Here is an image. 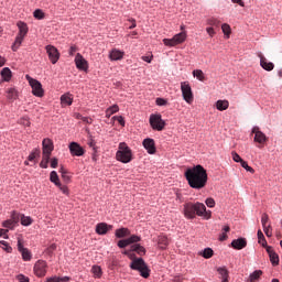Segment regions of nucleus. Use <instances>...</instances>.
I'll return each mask as SVG.
<instances>
[{"instance_id":"052dcab7","label":"nucleus","mask_w":282,"mask_h":282,"mask_svg":"<svg viewBox=\"0 0 282 282\" xmlns=\"http://www.w3.org/2000/svg\"><path fill=\"white\" fill-rule=\"evenodd\" d=\"M207 34L213 39V36H215L216 32L215 29L213 26H209L206 29Z\"/></svg>"},{"instance_id":"09e8293b","label":"nucleus","mask_w":282,"mask_h":282,"mask_svg":"<svg viewBox=\"0 0 282 282\" xmlns=\"http://www.w3.org/2000/svg\"><path fill=\"white\" fill-rule=\"evenodd\" d=\"M33 17H34L35 19L41 20V19H44V18H45V13H43L42 10L36 9V10L34 11V13H33Z\"/></svg>"},{"instance_id":"8fccbe9b","label":"nucleus","mask_w":282,"mask_h":282,"mask_svg":"<svg viewBox=\"0 0 282 282\" xmlns=\"http://www.w3.org/2000/svg\"><path fill=\"white\" fill-rule=\"evenodd\" d=\"M57 188H59V191L64 194V195H69V188L67 187V185H62L59 183V185H56Z\"/></svg>"},{"instance_id":"20e7f679","label":"nucleus","mask_w":282,"mask_h":282,"mask_svg":"<svg viewBox=\"0 0 282 282\" xmlns=\"http://www.w3.org/2000/svg\"><path fill=\"white\" fill-rule=\"evenodd\" d=\"M130 268L131 270H137L140 272V275L143 276V279H149V276H151V270L142 258H134L130 264Z\"/></svg>"},{"instance_id":"e2e57ef3","label":"nucleus","mask_w":282,"mask_h":282,"mask_svg":"<svg viewBox=\"0 0 282 282\" xmlns=\"http://www.w3.org/2000/svg\"><path fill=\"white\" fill-rule=\"evenodd\" d=\"M113 119L118 121L121 127H124V118L122 116L113 117Z\"/></svg>"},{"instance_id":"3c124183","label":"nucleus","mask_w":282,"mask_h":282,"mask_svg":"<svg viewBox=\"0 0 282 282\" xmlns=\"http://www.w3.org/2000/svg\"><path fill=\"white\" fill-rule=\"evenodd\" d=\"M263 231L267 237H272V225L264 226Z\"/></svg>"},{"instance_id":"ea45409f","label":"nucleus","mask_w":282,"mask_h":282,"mask_svg":"<svg viewBox=\"0 0 282 282\" xmlns=\"http://www.w3.org/2000/svg\"><path fill=\"white\" fill-rule=\"evenodd\" d=\"M220 24H221V21H219L218 19L210 18L207 20V25H212L214 28H219Z\"/></svg>"},{"instance_id":"a878e982","label":"nucleus","mask_w":282,"mask_h":282,"mask_svg":"<svg viewBox=\"0 0 282 282\" xmlns=\"http://www.w3.org/2000/svg\"><path fill=\"white\" fill-rule=\"evenodd\" d=\"M124 56V53H122V51H119V50H116L113 48L111 52H110V55L109 57L112 59V61H121V58Z\"/></svg>"},{"instance_id":"f03ea898","label":"nucleus","mask_w":282,"mask_h":282,"mask_svg":"<svg viewBox=\"0 0 282 282\" xmlns=\"http://www.w3.org/2000/svg\"><path fill=\"white\" fill-rule=\"evenodd\" d=\"M183 213L186 219H195L196 215L198 217H205V219H210V212L206 210V205L203 203H185L183 205Z\"/></svg>"},{"instance_id":"b1692460","label":"nucleus","mask_w":282,"mask_h":282,"mask_svg":"<svg viewBox=\"0 0 282 282\" xmlns=\"http://www.w3.org/2000/svg\"><path fill=\"white\" fill-rule=\"evenodd\" d=\"M117 239H124V237H129L131 235V231L129 228H119L115 232Z\"/></svg>"},{"instance_id":"f704fd0d","label":"nucleus","mask_w":282,"mask_h":282,"mask_svg":"<svg viewBox=\"0 0 282 282\" xmlns=\"http://www.w3.org/2000/svg\"><path fill=\"white\" fill-rule=\"evenodd\" d=\"M193 76H194V78H197V80H200L202 83H204V80H206V76H204V70H202V69L193 70Z\"/></svg>"},{"instance_id":"a18cd8bd","label":"nucleus","mask_w":282,"mask_h":282,"mask_svg":"<svg viewBox=\"0 0 282 282\" xmlns=\"http://www.w3.org/2000/svg\"><path fill=\"white\" fill-rule=\"evenodd\" d=\"M10 219L13 220V224L18 225L21 219V214L12 212Z\"/></svg>"},{"instance_id":"423d86ee","label":"nucleus","mask_w":282,"mask_h":282,"mask_svg":"<svg viewBox=\"0 0 282 282\" xmlns=\"http://www.w3.org/2000/svg\"><path fill=\"white\" fill-rule=\"evenodd\" d=\"M25 78L32 88L33 96H36L37 98H43L45 91L43 90V85L41 84V82L30 77V75H26Z\"/></svg>"},{"instance_id":"473e14b6","label":"nucleus","mask_w":282,"mask_h":282,"mask_svg":"<svg viewBox=\"0 0 282 282\" xmlns=\"http://www.w3.org/2000/svg\"><path fill=\"white\" fill-rule=\"evenodd\" d=\"M258 243H261L263 248H268V241L265 240V236H263V231H261V229L258 230Z\"/></svg>"},{"instance_id":"6ab92c4d","label":"nucleus","mask_w":282,"mask_h":282,"mask_svg":"<svg viewBox=\"0 0 282 282\" xmlns=\"http://www.w3.org/2000/svg\"><path fill=\"white\" fill-rule=\"evenodd\" d=\"M143 147L148 151V153H150V155H153V153H155V141L153 139H144Z\"/></svg>"},{"instance_id":"a211bd4d","label":"nucleus","mask_w":282,"mask_h":282,"mask_svg":"<svg viewBox=\"0 0 282 282\" xmlns=\"http://www.w3.org/2000/svg\"><path fill=\"white\" fill-rule=\"evenodd\" d=\"M113 226L107 225V223H99L96 226V232L97 235H107V232H109V230H111Z\"/></svg>"},{"instance_id":"4d7b16f0","label":"nucleus","mask_w":282,"mask_h":282,"mask_svg":"<svg viewBox=\"0 0 282 282\" xmlns=\"http://www.w3.org/2000/svg\"><path fill=\"white\" fill-rule=\"evenodd\" d=\"M127 246H129V241L127 239L118 241V248H127Z\"/></svg>"},{"instance_id":"6e6552de","label":"nucleus","mask_w":282,"mask_h":282,"mask_svg":"<svg viewBox=\"0 0 282 282\" xmlns=\"http://www.w3.org/2000/svg\"><path fill=\"white\" fill-rule=\"evenodd\" d=\"M186 41V32H181L174 35L172 39H164L163 43L167 47H175V45H180Z\"/></svg>"},{"instance_id":"7ed1b4c3","label":"nucleus","mask_w":282,"mask_h":282,"mask_svg":"<svg viewBox=\"0 0 282 282\" xmlns=\"http://www.w3.org/2000/svg\"><path fill=\"white\" fill-rule=\"evenodd\" d=\"M116 158L118 162H122V164H129L133 160V152H131V148L127 145V143H119V150L116 153Z\"/></svg>"},{"instance_id":"58836bf2","label":"nucleus","mask_w":282,"mask_h":282,"mask_svg":"<svg viewBox=\"0 0 282 282\" xmlns=\"http://www.w3.org/2000/svg\"><path fill=\"white\" fill-rule=\"evenodd\" d=\"M218 274H220L223 281L228 282V270L226 268H218Z\"/></svg>"},{"instance_id":"f8f14e48","label":"nucleus","mask_w":282,"mask_h":282,"mask_svg":"<svg viewBox=\"0 0 282 282\" xmlns=\"http://www.w3.org/2000/svg\"><path fill=\"white\" fill-rule=\"evenodd\" d=\"M46 53L48 54V58L53 65L58 63V58H61V53H58V48L52 45L46 46Z\"/></svg>"},{"instance_id":"49530a36","label":"nucleus","mask_w":282,"mask_h":282,"mask_svg":"<svg viewBox=\"0 0 282 282\" xmlns=\"http://www.w3.org/2000/svg\"><path fill=\"white\" fill-rule=\"evenodd\" d=\"M221 30H223V32H224V34H225L226 36H230V33H231L230 24L224 23V24L221 25Z\"/></svg>"},{"instance_id":"4468645a","label":"nucleus","mask_w":282,"mask_h":282,"mask_svg":"<svg viewBox=\"0 0 282 282\" xmlns=\"http://www.w3.org/2000/svg\"><path fill=\"white\" fill-rule=\"evenodd\" d=\"M69 151L70 155H76L77 158H80L82 155H85V149L80 147L77 142H72L69 144Z\"/></svg>"},{"instance_id":"37998d69","label":"nucleus","mask_w":282,"mask_h":282,"mask_svg":"<svg viewBox=\"0 0 282 282\" xmlns=\"http://www.w3.org/2000/svg\"><path fill=\"white\" fill-rule=\"evenodd\" d=\"M2 226H3V228H9L10 230H12V228H14V226H17V225H15V223H13V220H11V218H10V219H8V220H4V221L2 223Z\"/></svg>"},{"instance_id":"13d9d810","label":"nucleus","mask_w":282,"mask_h":282,"mask_svg":"<svg viewBox=\"0 0 282 282\" xmlns=\"http://www.w3.org/2000/svg\"><path fill=\"white\" fill-rule=\"evenodd\" d=\"M61 173H62V178L64 180V182H69L70 177L69 175H67V172H65L63 169H61Z\"/></svg>"},{"instance_id":"338daca9","label":"nucleus","mask_w":282,"mask_h":282,"mask_svg":"<svg viewBox=\"0 0 282 282\" xmlns=\"http://www.w3.org/2000/svg\"><path fill=\"white\" fill-rule=\"evenodd\" d=\"M82 121L86 124H91L94 122V120L89 117H82Z\"/></svg>"},{"instance_id":"5701e85b","label":"nucleus","mask_w":282,"mask_h":282,"mask_svg":"<svg viewBox=\"0 0 282 282\" xmlns=\"http://www.w3.org/2000/svg\"><path fill=\"white\" fill-rule=\"evenodd\" d=\"M131 252H137L140 257H144V254H147V249L143 246L135 243L131 246Z\"/></svg>"},{"instance_id":"39448f33","label":"nucleus","mask_w":282,"mask_h":282,"mask_svg":"<svg viewBox=\"0 0 282 282\" xmlns=\"http://www.w3.org/2000/svg\"><path fill=\"white\" fill-rule=\"evenodd\" d=\"M17 25L19 28V33L15 37L13 45L11 46V50L13 52H17L21 47V44L23 43L25 36H28L29 32L28 24L25 22L19 21Z\"/></svg>"},{"instance_id":"a19ab883","label":"nucleus","mask_w":282,"mask_h":282,"mask_svg":"<svg viewBox=\"0 0 282 282\" xmlns=\"http://www.w3.org/2000/svg\"><path fill=\"white\" fill-rule=\"evenodd\" d=\"M0 248H2V250H4L6 252H12V247H10V245H8V241L6 240L0 241Z\"/></svg>"},{"instance_id":"c85d7f7f","label":"nucleus","mask_w":282,"mask_h":282,"mask_svg":"<svg viewBox=\"0 0 282 282\" xmlns=\"http://www.w3.org/2000/svg\"><path fill=\"white\" fill-rule=\"evenodd\" d=\"M90 272L95 279H100L102 276V268H100V265H93Z\"/></svg>"},{"instance_id":"c9c22d12","label":"nucleus","mask_w":282,"mask_h":282,"mask_svg":"<svg viewBox=\"0 0 282 282\" xmlns=\"http://www.w3.org/2000/svg\"><path fill=\"white\" fill-rule=\"evenodd\" d=\"M118 111H120V108L118 107V105H113L106 110V117L110 118V116H113V113H118Z\"/></svg>"},{"instance_id":"9b49d317","label":"nucleus","mask_w":282,"mask_h":282,"mask_svg":"<svg viewBox=\"0 0 282 282\" xmlns=\"http://www.w3.org/2000/svg\"><path fill=\"white\" fill-rule=\"evenodd\" d=\"M251 133L254 134L253 142H258V144H265L268 142V137L259 127H253Z\"/></svg>"},{"instance_id":"4be33fe9","label":"nucleus","mask_w":282,"mask_h":282,"mask_svg":"<svg viewBox=\"0 0 282 282\" xmlns=\"http://www.w3.org/2000/svg\"><path fill=\"white\" fill-rule=\"evenodd\" d=\"M7 98L10 102H14L19 98V90L17 88L7 89Z\"/></svg>"},{"instance_id":"79ce46f5","label":"nucleus","mask_w":282,"mask_h":282,"mask_svg":"<svg viewBox=\"0 0 282 282\" xmlns=\"http://www.w3.org/2000/svg\"><path fill=\"white\" fill-rule=\"evenodd\" d=\"M41 155V150L35 149L30 155H29V162H34L36 158Z\"/></svg>"},{"instance_id":"dca6fc26","label":"nucleus","mask_w":282,"mask_h":282,"mask_svg":"<svg viewBox=\"0 0 282 282\" xmlns=\"http://www.w3.org/2000/svg\"><path fill=\"white\" fill-rule=\"evenodd\" d=\"M258 56L260 58V65L263 69H265V72H272V69H274V63L268 62L262 53H259Z\"/></svg>"},{"instance_id":"412c9836","label":"nucleus","mask_w":282,"mask_h":282,"mask_svg":"<svg viewBox=\"0 0 282 282\" xmlns=\"http://www.w3.org/2000/svg\"><path fill=\"white\" fill-rule=\"evenodd\" d=\"M43 147V153L52 154V151H54V142H52L51 139H44L42 141Z\"/></svg>"},{"instance_id":"ddd939ff","label":"nucleus","mask_w":282,"mask_h":282,"mask_svg":"<svg viewBox=\"0 0 282 282\" xmlns=\"http://www.w3.org/2000/svg\"><path fill=\"white\" fill-rule=\"evenodd\" d=\"M75 64L77 69H80L82 72H87L89 69V64L87 63V59L80 55V53H77L75 56Z\"/></svg>"},{"instance_id":"4c0bfd02","label":"nucleus","mask_w":282,"mask_h":282,"mask_svg":"<svg viewBox=\"0 0 282 282\" xmlns=\"http://www.w3.org/2000/svg\"><path fill=\"white\" fill-rule=\"evenodd\" d=\"M20 220L22 226H32V217L21 214Z\"/></svg>"},{"instance_id":"1a4fd4ad","label":"nucleus","mask_w":282,"mask_h":282,"mask_svg":"<svg viewBox=\"0 0 282 282\" xmlns=\"http://www.w3.org/2000/svg\"><path fill=\"white\" fill-rule=\"evenodd\" d=\"M150 124L155 131H163L166 123L162 120V115H151Z\"/></svg>"},{"instance_id":"cd10ccee","label":"nucleus","mask_w":282,"mask_h":282,"mask_svg":"<svg viewBox=\"0 0 282 282\" xmlns=\"http://www.w3.org/2000/svg\"><path fill=\"white\" fill-rule=\"evenodd\" d=\"M262 274H263V271H261V270H256V271H253V272L249 275L248 281H249V282H257V281H259V279H261Z\"/></svg>"},{"instance_id":"9d476101","label":"nucleus","mask_w":282,"mask_h":282,"mask_svg":"<svg viewBox=\"0 0 282 282\" xmlns=\"http://www.w3.org/2000/svg\"><path fill=\"white\" fill-rule=\"evenodd\" d=\"M33 272L35 276H39L40 279L45 276V274H47V262L44 260L36 261L33 267Z\"/></svg>"},{"instance_id":"6e6d98bb","label":"nucleus","mask_w":282,"mask_h":282,"mask_svg":"<svg viewBox=\"0 0 282 282\" xmlns=\"http://www.w3.org/2000/svg\"><path fill=\"white\" fill-rule=\"evenodd\" d=\"M206 206H208V208H215V199L214 198H207L205 200Z\"/></svg>"},{"instance_id":"2eb2a0df","label":"nucleus","mask_w":282,"mask_h":282,"mask_svg":"<svg viewBox=\"0 0 282 282\" xmlns=\"http://www.w3.org/2000/svg\"><path fill=\"white\" fill-rule=\"evenodd\" d=\"M18 250L21 252L23 261H31L32 252H30L28 248L23 247V242H21V240H18Z\"/></svg>"},{"instance_id":"f257e3e1","label":"nucleus","mask_w":282,"mask_h":282,"mask_svg":"<svg viewBox=\"0 0 282 282\" xmlns=\"http://www.w3.org/2000/svg\"><path fill=\"white\" fill-rule=\"evenodd\" d=\"M185 177L191 188H195L196 191L205 188L206 184H208V173L202 165H196L193 169H188L185 172Z\"/></svg>"},{"instance_id":"0e129e2a","label":"nucleus","mask_w":282,"mask_h":282,"mask_svg":"<svg viewBox=\"0 0 282 282\" xmlns=\"http://www.w3.org/2000/svg\"><path fill=\"white\" fill-rule=\"evenodd\" d=\"M57 166H58V159L53 158V159L51 160V167H52V169H56Z\"/></svg>"},{"instance_id":"774afa93","label":"nucleus","mask_w":282,"mask_h":282,"mask_svg":"<svg viewBox=\"0 0 282 282\" xmlns=\"http://www.w3.org/2000/svg\"><path fill=\"white\" fill-rule=\"evenodd\" d=\"M45 282H61V276L48 278Z\"/></svg>"},{"instance_id":"bf43d9fd","label":"nucleus","mask_w":282,"mask_h":282,"mask_svg":"<svg viewBox=\"0 0 282 282\" xmlns=\"http://www.w3.org/2000/svg\"><path fill=\"white\" fill-rule=\"evenodd\" d=\"M166 100L164 98H156V105L159 107H164L166 105Z\"/></svg>"},{"instance_id":"c756f323","label":"nucleus","mask_w":282,"mask_h":282,"mask_svg":"<svg viewBox=\"0 0 282 282\" xmlns=\"http://www.w3.org/2000/svg\"><path fill=\"white\" fill-rule=\"evenodd\" d=\"M72 102H74V98H72V95L66 94L61 97V104L63 106H70Z\"/></svg>"},{"instance_id":"0eeeda50","label":"nucleus","mask_w":282,"mask_h":282,"mask_svg":"<svg viewBox=\"0 0 282 282\" xmlns=\"http://www.w3.org/2000/svg\"><path fill=\"white\" fill-rule=\"evenodd\" d=\"M181 91L183 100H185L187 105H193V100L195 99V97L193 96V89L191 88V84H188V82L181 83Z\"/></svg>"},{"instance_id":"f3484780","label":"nucleus","mask_w":282,"mask_h":282,"mask_svg":"<svg viewBox=\"0 0 282 282\" xmlns=\"http://www.w3.org/2000/svg\"><path fill=\"white\" fill-rule=\"evenodd\" d=\"M246 246H248L246 238H238L231 241V248H234V250H243Z\"/></svg>"},{"instance_id":"aec40b11","label":"nucleus","mask_w":282,"mask_h":282,"mask_svg":"<svg viewBox=\"0 0 282 282\" xmlns=\"http://www.w3.org/2000/svg\"><path fill=\"white\" fill-rule=\"evenodd\" d=\"M267 252L269 254V259L272 263V265L276 267L279 265V254L274 252V249H272L271 246L267 247Z\"/></svg>"},{"instance_id":"2f4dec72","label":"nucleus","mask_w":282,"mask_h":282,"mask_svg":"<svg viewBox=\"0 0 282 282\" xmlns=\"http://www.w3.org/2000/svg\"><path fill=\"white\" fill-rule=\"evenodd\" d=\"M159 247L164 250L166 249V246H169V238L166 236H159L158 240Z\"/></svg>"},{"instance_id":"72a5a7b5","label":"nucleus","mask_w":282,"mask_h":282,"mask_svg":"<svg viewBox=\"0 0 282 282\" xmlns=\"http://www.w3.org/2000/svg\"><path fill=\"white\" fill-rule=\"evenodd\" d=\"M52 154L43 153L42 161L40 163L41 169H47V164H50V158Z\"/></svg>"},{"instance_id":"603ef678","label":"nucleus","mask_w":282,"mask_h":282,"mask_svg":"<svg viewBox=\"0 0 282 282\" xmlns=\"http://www.w3.org/2000/svg\"><path fill=\"white\" fill-rule=\"evenodd\" d=\"M269 221H270V217L268 216V214H262V217H261L262 228L268 226Z\"/></svg>"},{"instance_id":"e433bc0d","label":"nucleus","mask_w":282,"mask_h":282,"mask_svg":"<svg viewBox=\"0 0 282 282\" xmlns=\"http://www.w3.org/2000/svg\"><path fill=\"white\" fill-rule=\"evenodd\" d=\"M200 257H204V259H212L213 254H215V251L210 248H205L200 253Z\"/></svg>"},{"instance_id":"c03bdc74","label":"nucleus","mask_w":282,"mask_h":282,"mask_svg":"<svg viewBox=\"0 0 282 282\" xmlns=\"http://www.w3.org/2000/svg\"><path fill=\"white\" fill-rule=\"evenodd\" d=\"M140 240H141L140 236H137V235H132L129 238H127L129 246H131V243H138V241Z\"/></svg>"},{"instance_id":"69168bd1","label":"nucleus","mask_w":282,"mask_h":282,"mask_svg":"<svg viewBox=\"0 0 282 282\" xmlns=\"http://www.w3.org/2000/svg\"><path fill=\"white\" fill-rule=\"evenodd\" d=\"M141 58L145 63H151L153 61V55H145V56H142Z\"/></svg>"},{"instance_id":"680f3d73","label":"nucleus","mask_w":282,"mask_h":282,"mask_svg":"<svg viewBox=\"0 0 282 282\" xmlns=\"http://www.w3.org/2000/svg\"><path fill=\"white\" fill-rule=\"evenodd\" d=\"M18 281L19 282H30V279L23 274L18 275Z\"/></svg>"},{"instance_id":"de8ad7c7","label":"nucleus","mask_w":282,"mask_h":282,"mask_svg":"<svg viewBox=\"0 0 282 282\" xmlns=\"http://www.w3.org/2000/svg\"><path fill=\"white\" fill-rule=\"evenodd\" d=\"M19 124H22V127H30L31 122H30V118L28 117H22L19 120Z\"/></svg>"},{"instance_id":"5fc2aeb1","label":"nucleus","mask_w":282,"mask_h":282,"mask_svg":"<svg viewBox=\"0 0 282 282\" xmlns=\"http://www.w3.org/2000/svg\"><path fill=\"white\" fill-rule=\"evenodd\" d=\"M231 155H232L234 162H240V164L241 162H243V159H241V156L237 152H232Z\"/></svg>"},{"instance_id":"393cba45","label":"nucleus","mask_w":282,"mask_h":282,"mask_svg":"<svg viewBox=\"0 0 282 282\" xmlns=\"http://www.w3.org/2000/svg\"><path fill=\"white\" fill-rule=\"evenodd\" d=\"M228 107H230V102L228 100H217L216 101V109H218V111H226V109H228Z\"/></svg>"},{"instance_id":"864d4df0","label":"nucleus","mask_w":282,"mask_h":282,"mask_svg":"<svg viewBox=\"0 0 282 282\" xmlns=\"http://www.w3.org/2000/svg\"><path fill=\"white\" fill-rule=\"evenodd\" d=\"M242 169H246L249 173H254V169H252L250 165H248V162L241 161Z\"/></svg>"},{"instance_id":"bb28decb","label":"nucleus","mask_w":282,"mask_h":282,"mask_svg":"<svg viewBox=\"0 0 282 282\" xmlns=\"http://www.w3.org/2000/svg\"><path fill=\"white\" fill-rule=\"evenodd\" d=\"M1 77L6 83H10V80L12 79V70H10L8 67H4L1 70Z\"/></svg>"},{"instance_id":"7c9ffc66","label":"nucleus","mask_w":282,"mask_h":282,"mask_svg":"<svg viewBox=\"0 0 282 282\" xmlns=\"http://www.w3.org/2000/svg\"><path fill=\"white\" fill-rule=\"evenodd\" d=\"M50 181L55 184V186H61V178H58V173L52 171L50 174Z\"/></svg>"}]
</instances>
